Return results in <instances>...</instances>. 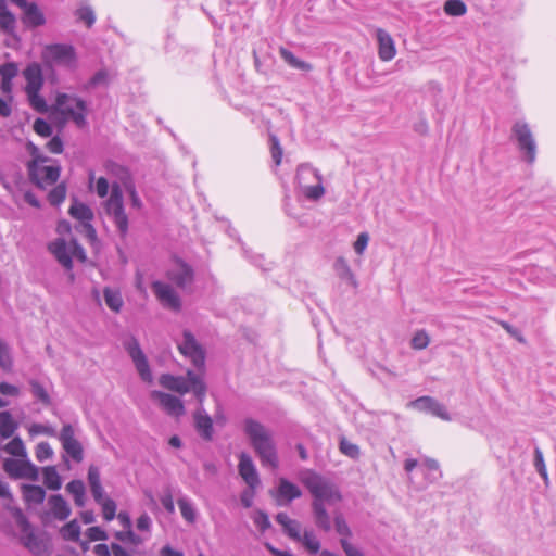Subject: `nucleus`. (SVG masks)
Segmentation results:
<instances>
[{"instance_id":"22","label":"nucleus","mask_w":556,"mask_h":556,"mask_svg":"<svg viewBox=\"0 0 556 556\" xmlns=\"http://www.w3.org/2000/svg\"><path fill=\"white\" fill-rule=\"evenodd\" d=\"M23 75L26 80L25 92L41 90L45 80L42 67L39 63L33 62L28 64L23 71Z\"/></svg>"},{"instance_id":"6","label":"nucleus","mask_w":556,"mask_h":556,"mask_svg":"<svg viewBox=\"0 0 556 556\" xmlns=\"http://www.w3.org/2000/svg\"><path fill=\"white\" fill-rule=\"evenodd\" d=\"M105 212L112 217L119 235L124 238L128 233V216L125 213L124 198L121 186L114 182L111 194L104 205Z\"/></svg>"},{"instance_id":"32","label":"nucleus","mask_w":556,"mask_h":556,"mask_svg":"<svg viewBox=\"0 0 556 556\" xmlns=\"http://www.w3.org/2000/svg\"><path fill=\"white\" fill-rule=\"evenodd\" d=\"M17 428L18 424L13 419L9 410L0 413V437L2 439L11 438Z\"/></svg>"},{"instance_id":"64","label":"nucleus","mask_w":556,"mask_h":556,"mask_svg":"<svg viewBox=\"0 0 556 556\" xmlns=\"http://www.w3.org/2000/svg\"><path fill=\"white\" fill-rule=\"evenodd\" d=\"M87 535L90 541H105L108 533L100 527L94 526L87 529Z\"/></svg>"},{"instance_id":"27","label":"nucleus","mask_w":556,"mask_h":556,"mask_svg":"<svg viewBox=\"0 0 556 556\" xmlns=\"http://www.w3.org/2000/svg\"><path fill=\"white\" fill-rule=\"evenodd\" d=\"M276 521L282 527L283 532L292 540L300 541L301 539V523L289 518L286 513H278L276 515Z\"/></svg>"},{"instance_id":"58","label":"nucleus","mask_w":556,"mask_h":556,"mask_svg":"<svg viewBox=\"0 0 556 556\" xmlns=\"http://www.w3.org/2000/svg\"><path fill=\"white\" fill-rule=\"evenodd\" d=\"M34 130L41 137H50L52 135L51 125L43 118H37L35 121Z\"/></svg>"},{"instance_id":"45","label":"nucleus","mask_w":556,"mask_h":556,"mask_svg":"<svg viewBox=\"0 0 556 556\" xmlns=\"http://www.w3.org/2000/svg\"><path fill=\"white\" fill-rule=\"evenodd\" d=\"M0 27L4 33L9 35L14 34L16 27V18L11 11L2 12L0 14Z\"/></svg>"},{"instance_id":"63","label":"nucleus","mask_w":556,"mask_h":556,"mask_svg":"<svg viewBox=\"0 0 556 556\" xmlns=\"http://www.w3.org/2000/svg\"><path fill=\"white\" fill-rule=\"evenodd\" d=\"M108 74L105 71H98L89 81L84 86V89L88 90L90 88H94L100 84H104L106 81Z\"/></svg>"},{"instance_id":"40","label":"nucleus","mask_w":556,"mask_h":556,"mask_svg":"<svg viewBox=\"0 0 556 556\" xmlns=\"http://www.w3.org/2000/svg\"><path fill=\"white\" fill-rule=\"evenodd\" d=\"M299 542L312 554H317L320 549V542L317 540L313 530H304Z\"/></svg>"},{"instance_id":"44","label":"nucleus","mask_w":556,"mask_h":556,"mask_svg":"<svg viewBox=\"0 0 556 556\" xmlns=\"http://www.w3.org/2000/svg\"><path fill=\"white\" fill-rule=\"evenodd\" d=\"M444 11L451 16H462L466 13L467 7L462 0H447L444 3Z\"/></svg>"},{"instance_id":"34","label":"nucleus","mask_w":556,"mask_h":556,"mask_svg":"<svg viewBox=\"0 0 556 556\" xmlns=\"http://www.w3.org/2000/svg\"><path fill=\"white\" fill-rule=\"evenodd\" d=\"M333 268L337 275L342 279L349 282L351 286L356 287L355 277L346 262V260L342 256H339L333 264Z\"/></svg>"},{"instance_id":"48","label":"nucleus","mask_w":556,"mask_h":556,"mask_svg":"<svg viewBox=\"0 0 556 556\" xmlns=\"http://www.w3.org/2000/svg\"><path fill=\"white\" fill-rule=\"evenodd\" d=\"M66 198L65 184H59L48 194V200L51 205H60Z\"/></svg>"},{"instance_id":"52","label":"nucleus","mask_w":556,"mask_h":556,"mask_svg":"<svg viewBox=\"0 0 556 556\" xmlns=\"http://www.w3.org/2000/svg\"><path fill=\"white\" fill-rule=\"evenodd\" d=\"M429 336L425 330L417 331L414 337L412 338V348L415 350H422L426 349L429 344Z\"/></svg>"},{"instance_id":"47","label":"nucleus","mask_w":556,"mask_h":556,"mask_svg":"<svg viewBox=\"0 0 556 556\" xmlns=\"http://www.w3.org/2000/svg\"><path fill=\"white\" fill-rule=\"evenodd\" d=\"M102 508V515L104 520L111 521L116 517V503L110 497L103 498V501L98 502Z\"/></svg>"},{"instance_id":"7","label":"nucleus","mask_w":556,"mask_h":556,"mask_svg":"<svg viewBox=\"0 0 556 556\" xmlns=\"http://www.w3.org/2000/svg\"><path fill=\"white\" fill-rule=\"evenodd\" d=\"M296 180L304 195L309 200H318L325 194L323 177L308 164H301L296 169Z\"/></svg>"},{"instance_id":"2","label":"nucleus","mask_w":556,"mask_h":556,"mask_svg":"<svg viewBox=\"0 0 556 556\" xmlns=\"http://www.w3.org/2000/svg\"><path fill=\"white\" fill-rule=\"evenodd\" d=\"M404 470L408 475L409 483L416 490L426 489L442 477L439 463L432 458H425L421 462L407 458L404 462Z\"/></svg>"},{"instance_id":"19","label":"nucleus","mask_w":556,"mask_h":556,"mask_svg":"<svg viewBox=\"0 0 556 556\" xmlns=\"http://www.w3.org/2000/svg\"><path fill=\"white\" fill-rule=\"evenodd\" d=\"M271 496L276 500L277 505H288L293 500L302 496L301 489L290 482L286 478L279 479V484L276 491H270Z\"/></svg>"},{"instance_id":"53","label":"nucleus","mask_w":556,"mask_h":556,"mask_svg":"<svg viewBox=\"0 0 556 556\" xmlns=\"http://www.w3.org/2000/svg\"><path fill=\"white\" fill-rule=\"evenodd\" d=\"M270 152L275 164L278 166L282 159V148L276 135H270Z\"/></svg>"},{"instance_id":"60","label":"nucleus","mask_w":556,"mask_h":556,"mask_svg":"<svg viewBox=\"0 0 556 556\" xmlns=\"http://www.w3.org/2000/svg\"><path fill=\"white\" fill-rule=\"evenodd\" d=\"M111 549L113 553V556H136L137 549L123 546L122 544L117 542L111 543Z\"/></svg>"},{"instance_id":"29","label":"nucleus","mask_w":556,"mask_h":556,"mask_svg":"<svg viewBox=\"0 0 556 556\" xmlns=\"http://www.w3.org/2000/svg\"><path fill=\"white\" fill-rule=\"evenodd\" d=\"M313 514L315 518L316 526L328 532L331 530V521L330 516L326 510L324 503L313 502L312 503Z\"/></svg>"},{"instance_id":"12","label":"nucleus","mask_w":556,"mask_h":556,"mask_svg":"<svg viewBox=\"0 0 556 556\" xmlns=\"http://www.w3.org/2000/svg\"><path fill=\"white\" fill-rule=\"evenodd\" d=\"M151 288L163 307L174 312L181 309V300L170 285L157 280L152 282Z\"/></svg>"},{"instance_id":"49","label":"nucleus","mask_w":556,"mask_h":556,"mask_svg":"<svg viewBox=\"0 0 556 556\" xmlns=\"http://www.w3.org/2000/svg\"><path fill=\"white\" fill-rule=\"evenodd\" d=\"M30 387L31 393L36 399H38L45 405L51 404V399L41 383L36 380H31Z\"/></svg>"},{"instance_id":"3","label":"nucleus","mask_w":556,"mask_h":556,"mask_svg":"<svg viewBox=\"0 0 556 556\" xmlns=\"http://www.w3.org/2000/svg\"><path fill=\"white\" fill-rule=\"evenodd\" d=\"M301 482L313 495V502L325 504V502L332 503L341 500V494L334 484L315 471L302 472Z\"/></svg>"},{"instance_id":"61","label":"nucleus","mask_w":556,"mask_h":556,"mask_svg":"<svg viewBox=\"0 0 556 556\" xmlns=\"http://www.w3.org/2000/svg\"><path fill=\"white\" fill-rule=\"evenodd\" d=\"M143 542H144V540L140 535L136 534L132 531V528L126 530V543H125V546L138 549V547L140 545H142Z\"/></svg>"},{"instance_id":"5","label":"nucleus","mask_w":556,"mask_h":556,"mask_svg":"<svg viewBox=\"0 0 556 556\" xmlns=\"http://www.w3.org/2000/svg\"><path fill=\"white\" fill-rule=\"evenodd\" d=\"M54 109L62 115L72 118L78 127L86 126L87 103L81 98L58 93Z\"/></svg>"},{"instance_id":"62","label":"nucleus","mask_w":556,"mask_h":556,"mask_svg":"<svg viewBox=\"0 0 556 556\" xmlns=\"http://www.w3.org/2000/svg\"><path fill=\"white\" fill-rule=\"evenodd\" d=\"M498 324L501 325V327L503 329H505L507 331V333H509L518 342H520L522 344H525L527 342L526 338L522 334V332L519 329H517L514 326H511L509 323L504 321V320H498Z\"/></svg>"},{"instance_id":"24","label":"nucleus","mask_w":556,"mask_h":556,"mask_svg":"<svg viewBox=\"0 0 556 556\" xmlns=\"http://www.w3.org/2000/svg\"><path fill=\"white\" fill-rule=\"evenodd\" d=\"M159 381L163 388L178 392L180 394L188 393L191 390V382L189 381L187 375L186 377H177L169 374H164L160 377Z\"/></svg>"},{"instance_id":"42","label":"nucleus","mask_w":556,"mask_h":556,"mask_svg":"<svg viewBox=\"0 0 556 556\" xmlns=\"http://www.w3.org/2000/svg\"><path fill=\"white\" fill-rule=\"evenodd\" d=\"M4 451L16 457H26V448L25 445L20 437L13 438L5 446Z\"/></svg>"},{"instance_id":"57","label":"nucleus","mask_w":556,"mask_h":556,"mask_svg":"<svg viewBox=\"0 0 556 556\" xmlns=\"http://www.w3.org/2000/svg\"><path fill=\"white\" fill-rule=\"evenodd\" d=\"M334 527H336V531L340 535L343 536L342 539H346V538L351 536L352 532H351L345 519L343 518V516L341 514L336 515Z\"/></svg>"},{"instance_id":"56","label":"nucleus","mask_w":556,"mask_h":556,"mask_svg":"<svg viewBox=\"0 0 556 556\" xmlns=\"http://www.w3.org/2000/svg\"><path fill=\"white\" fill-rule=\"evenodd\" d=\"M254 525L262 531L265 532L271 527L268 515L263 510H257L253 517Z\"/></svg>"},{"instance_id":"36","label":"nucleus","mask_w":556,"mask_h":556,"mask_svg":"<svg viewBox=\"0 0 556 556\" xmlns=\"http://www.w3.org/2000/svg\"><path fill=\"white\" fill-rule=\"evenodd\" d=\"M103 295L105 304L110 309L115 313H118L122 309L124 302L119 291L105 287L103 290Z\"/></svg>"},{"instance_id":"9","label":"nucleus","mask_w":556,"mask_h":556,"mask_svg":"<svg viewBox=\"0 0 556 556\" xmlns=\"http://www.w3.org/2000/svg\"><path fill=\"white\" fill-rule=\"evenodd\" d=\"M75 59V49L71 45L53 43L46 46L42 51L43 66L47 70H52L53 63L71 65Z\"/></svg>"},{"instance_id":"18","label":"nucleus","mask_w":556,"mask_h":556,"mask_svg":"<svg viewBox=\"0 0 556 556\" xmlns=\"http://www.w3.org/2000/svg\"><path fill=\"white\" fill-rule=\"evenodd\" d=\"M60 166H47L45 164L34 167L28 174L30 180L39 188L56 182L60 177Z\"/></svg>"},{"instance_id":"17","label":"nucleus","mask_w":556,"mask_h":556,"mask_svg":"<svg viewBox=\"0 0 556 556\" xmlns=\"http://www.w3.org/2000/svg\"><path fill=\"white\" fill-rule=\"evenodd\" d=\"M151 397L157 400L161 407L170 416L180 417L186 413L182 401L175 395L154 390Z\"/></svg>"},{"instance_id":"13","label":"nucleus","mask_w":556,"mask_h":556,"mask_svg":"<svg viewBox=\"0 0 556 556\" xmlns=\"http://www.w3.org/2000/svg\"><path fill=\"white\" fill-rule=\"evenodd\" d=\"M166 276L176 287L182 290L190 289L194 281L193 268L182 260H177L175 266L167 271Z\"/></svg>"},{"instance_id":"21","label":"nucleus","mask_w":556,"mask_h":556,"mask_svg":"<svg viewBox=\"0 0 556 556\" xmlns=\"http://www.w3.org/2000/svg\"><path fill=\"white\" fill-rule=\"evenodd\" d=\"M194 428L204 441H212L214 434L213 419L203 407L193 413Z\"/></svg>"},{"instance_id":"8","label":"nucleus","mask_w":556,"mask_h":556,"mask_svg":"<svg viewBox=\"0 0 556 556\" xmlns=\"http://www.w3.org/2000/svg\"><path fill=\"white\" fill-rule=\"evenodd\" d=\"M11 514L15 520L16 526L21 531V541L24 544V546L27 547L33 554L40 555L46 547L42 540H40L36 535L35 530L31 523L29 522L28 518L18 507L12 508Z\"/></svg>"},{"instance_id":"50","label":"nucleus","mask_w":556,"mask_h":556,"mask_svg":"<svg viewBox=\"0 0 556 556\" xmlns=\"http://www.w3.org/2000/svg\"><path fill=\"white\" fill-rule=\"evenodd\" d=\"M75 15L77 18L90 28L96 22V14L90 7H83L76 10Z\"/></svg>"},{"instance_id":"16","label":"nucleus","mask_w":556,"mask_h":556,"mask_svg":"<svg viewBox=\"0 0 556 556\" xmlns=\"http://www.w3.org/2000/svg\"><path fill=\"white\" fill-rule=\"evenodd\" d=\"M59 440L63 450L75 460L80 463L84 458V450L80 442L75 438V431L72 425L66 424L62 427Z\"/></svg>"},{"instance_id":"33","label":"nucleus","mask_w":556,"mask_h":556,"mask_svg":"<svg viewBox=\"0 0 556 556\" xmlns=\"http://www.w3.org/2000/svg\"><path fill=\"white\" fill-rule=\"evenodd\" d=\"M68 213L73 218L80 220L83 224L91 222L94 216L92 210L87 204L77 201L71 205Z\"/></svg>"},{"instance_id":"31","label":"nucleus","mask_w":556,"mask_h":556,"mask_svg":"<svg viewBox=\"0 0 556 556\" xmlns=\"http://www.w3.org/2000/svg\"><path fill=\"white\" fill-rule=\"evenodd\" d=\"M66 491L73 495L77 507H84L86 503V488L81 480L75 479L66 484Z\"/></svg>"},{"instance_id":"55","label":"nucleus","mask_w":556,"mask_h":556,"mask_svg":"<svg viewBox=\"0 0 556 556\" xmlns=\"http://www.w3.org/2000/svg\"><path fill=\"white\" fill-rule=\"evenodd\" d=\"M533 463H534V467H535L536 471L539 472V475L543 479H547V470H546V466L544 463L543 453L539 447L534 448V462Z\"/></svg>"},{"instance_id":"1","label":"nucleus","mask_w":556,"mask_h":556,"mask_svg":"<svg viewBox=\"0 0 556 556\" xmlns=\"http://www.w3.org/2000/svg\"><path fill=\"white\" fill-rule=\"evenodd\" d=\"M243 430L262 466L276 469L279 460L273 432L263 424L252 418L244 420Z\"/></svg>"},{"instance_id":"11","label":"nucleus","mask_w":556,"mask_h":556,"mask_svg":"<svg viewBox=\"0 0 556 556\" xmlns=\"http://www.w3.org/2000/svg\"><path fill=\"white\" fill-rule=\"evenodd\" d=\"M124 346L131 357L140 378L143 381L151 382L152 374L150 366L138 340L135 337H130L127 341L124 342Z\"/></svg>"},{"instance_id":"28","label":"nucleus","mask_w":556,"mask_h":556,"mask_svg":"<svg viewBox=\"0 0 556 556\" xmlns=\"http://www.w3.org/2000/svg\"><path fill=\"white\" fill-rule=\"evenodd\" d=\"M22 493L27 504H42L46 498L45 489L36 484H23Z\"/></svg>"},{"instance_id":"4","label":"nucleus","mask_w":556,"mask_h":556,"mask_svg":"<svg viewBox=\"0 0 556 556\" xmlns=\"http://www.w3.org/2000/svg\"><path fill=\"white\" fill-rule=\"evenodd\" d=\"M511 139L516 142L522 161L532 165L536 160L538 144L528 123L517 121L511 127Z\"/></svg>"},{"instance_id":"59","label":"nucleus","mask_w":556,"mask_h":556,"mask_svg":"<svg viewBox=\"0 0 556 556\" xmlns=\"http://www.w3.org/2000/svg\"><path fill=\"white\" fill-rule=\"evenodd\" d=\"M0 367L10 370L12 367V358L9 354L7 344L0 339Z\"/></svg>"},{"instance_id":"10","label":"nucleus","mask_w":556,"mask_h":556,"mask_svg":"<svg viewBox=\"0 0 556 556\" xmlns=\"http://www.w3.org/2000/svg\"><path fill=\"white\" fill-rule=\"evenodd\" d=\"M178 349L182 355L191 359L194 367L204 370L205 351L191 331L184 330L182 341L178 344Z\"/></svg>"},{"instance_id":"26","label":"nucleus","mask_w":556,"mask_h":556,"mask_svg":"<svg viewBox=\"0 0 556 556\" xmlns=\"http://www.w3.org/2000/svg\"><path fill=\"white\" fill-rule=\"evenodd\" d=\"M49 251L63 267L68 270L73 268L72 255L68 253L67 244L64 239H56L51 242L49 244Z\"/></svg>"},{"instance_id":"37","label":"nucleus","mask_w":556,"mask_h":556,"mask_svg":"<svg viewBox=\"0 0 556 556\" xmlns=\"http://www.w3.org/2000/svg\"><path fill=\"white\" fill-rule=\"evenodd\" d=\"M43 483L48 489L53 491L61 489L62 479L54 466H48L43 468Z\"/></svg>"},{"instance_id":"30","label":"nucleus","mask_w":556,"mask_h":556,"mask_svg":"<svg viewBox=\"0 0 556 556\" xmlns=\"http://www.w3.org/2000/svg\"><path fill=\"white\" fill-rule=\"evenodd\" d=\"M187 376L191 382V390L199 402V407H203L206 394V384L203 379L192 370H187Z\"/></svg>"},{"instance_id":"41","label":"nucleus","mask_w":556,"mask_h":556,"mask_svg":"<svg viewBox=\"0 0 556 556\" xmlns=\"http://www.w3.org/2000/svg\"><path fill=\"white\" fill-rule=\"evenodd\" d=\"M177 504L179 506V509H180V513H181V516L184 517V519L186 521H188L189 523H193L197 518V513H195V509H194L192 503L189 500H187L186 497H180L177 501Z\"/></svg>"},{"instance_id":"39","label":"nucleus","mask_w":556,"mask_h":556,"mask_svg":"<svg viewBox=\"0 0 556 556\" xmlns=\"http://www.w3.org/2000/svg\"><path fill=\"white\" fill-rule=\"evenodd\" d=\"M61 535L66 541L77 542L80 536V526L76 519L71 520L61 529Z\"/></svg>"},{"instance_id":"35","label":"nucleus","mask_w":556,"mask_h":556,"mask_svg":"<svg viewBox=\"0 0 556 556\" xmlns=\"http://www.w3.org/2000/svg\"><path fill=\"white\" fill-rule=\"evenodd\" d=\"M279 54L280 56L282 58V60L291 67L293 68H296V70H301V71H305V72H308L313 68V66L303 61V60H300L298 59L293 52H291L290 50L281 47L279 49Z\"/></svg>"},{"instance_id":"46","label":"nucleus","mask_w":556,"mask_h":556,"mask_svg":"<svg viewBox=\"0 0 556 556\" xmlns=\"http://www.w3.org/2000/svg\"><path fill=\"white\" fill-rule=\"evenodd\" d=\"M339 450L342 454L353 459L359 456V447L344 437L340 439Z\"/></svg>"},{"instance_id":"23","label":"nucleus","mask_w":556,"mask_h":556,"mask_svg":"<svg viewBox=\"0 0 556 556\" xmlns=\"http://www.w3.org/2000/svg\"><path fill=\"white\" fill-rule=\"evenodd\" d=\"M48 506L49 515L60 521L66 520L72 514L71 506L61 494L50 495Z\"/></svg>"},{"instance_id":"14","label":"nucleus","mask_w":556,"mask_h":556,"mask_svg":"<svg viewBox=\"0 0 556 556\" xmlns=\"http://www.w3.org/2000/svg\"><path fill=\"white\" fill-rule=\"evenodd\" d=\"M409 406L418 412L430 414L445 421H450L452 419L445 405H443L438 400L431 396H420L412 401L409 403Z\"/></svg>"},{"instance_id":"15","label":"nucleus","mask_w":556,"mask_h":556,"mask_svg":"<svg viewBox=\"0 0 556 556\" xmlns=\"http://www.w3.org/2000/svg\"><path fill=\"white\" fill-rule=\"evenodd\" d=\"M3 468L5 472L14 479L25 478L34 481L38 479V468L27 459L20 460L8 458L3 463Z\"/></svg>"},{"instance_id":"51","label":"nucleus","mask_w":556,"mask_h":556,"mask_svg":"<svg viewBox=\"0 0 556 556\" xmlns=\"http://www.w3.org/2000/svg\"><path fill=\"white\" fill-rule=\"evenodd\" d=\"M18 74V66L15 62H8L0 65L1 79L13 80Z\"/></svg>"},{"instance_id":"54","label":"nucleus","mask_w":556,"mask_h":556,"mask_svg":"<svg viewBox=\"0 0 556 556\" xmlns=\"http://www.w3.org/2000/svg\"><path fill=\"white\" fill-rule=\"evenodd\" d=\"M35 454L38 462H45L53 456V450L48 442H40L36 446Z\"/></svg>"},{"instance_id":"25","label":"nucleus","mask_w":556,"mask_h":556,"mask_svg":"<svg viewBox=\"0 0 556 556\" xmlns=\"http://www.w3.org/2000/svg\"><path fill=\"white\" fill-rule=\"evenodd\" d=\"M22 10V21L27 27L36 28L46 24V17L36 2H29Z\"/></svg>"},{"instance_id":"43","label":"nucleus","mask_w":556,"mask_h":556,"mask_svg":"<svg viewBox=\"0 0 556 556\" xmlns=\"http://www.w3.org/2000/svg\"><path fill=\"white\" fill-rule=\"evenodd\" d=\"M28 151L31 155V160L28 162V173L34 168L38 167L41 164H45L50 161L48 156L41 154L38 147L33 143H29Z\"/></svg>"},{"instance_id":"20","label":"nucleus","mask_w":556,"mask_h":556,"mask_svg":"<svg viewBox=\"0 0 556 556\" xmlns=\"http://www.w3.org/2000/svg\"><path fill=\"white\" fill-rule=\"evenodd\" d=\"M238 470L239 475L251 490H255L260 485L261 481L258 472L252 457L249 454L242 452L239 455Z\"/></svg>"},{"instance_id":"38","label":"nucleus","mask_w":556,"mask_h":556,"mask_svg":"<svg viewBox=\"0 0 556 556\" xmlns=\"http://www.w3.org/2000/svg\"><path fill=\"white\" fill-rule=\"evenodd\" d=\"M29 105L38 113L46 114L49 110L48 104L42 96H40V90H33L26 92Z\"/></svg>"}]
</instances>
